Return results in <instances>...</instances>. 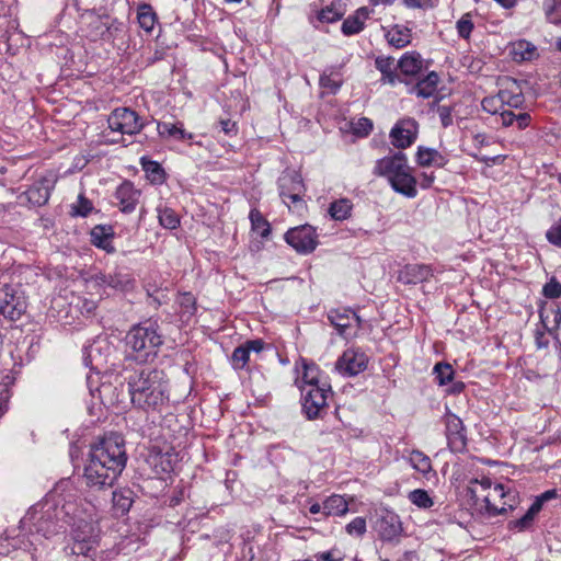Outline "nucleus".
Returning <instances> with one entry per match:
<instances>
[{
    "label": "nucleus",
    "mask_w": 561,
    "mask_h": 561,
    "mask_svg": "<svg viewBox=\"0 0 561 561\" xmlns=\"http://www.w3.org/2000/svg\"><path fill=\"white\" fill-rule=\"evenodd\" d=\"M422 67L421 56L415 51L405 53L398 61V68L404 76H416Z\"/></svg>",
    "instance_id": "30"
},
{
    "label": "nucleus",
    "mask_w": 561,
    "mask_h": 561,
    "mask_svg": "<svg viewBox=\"0 0 561 561\" xmlns=\"http://www.w3.org/2000/svg\"><path fill=\"white\" fill-rule=\"evenodd\" d=\"M409 461L411 466L424 477H427L428 473L433 472L430 457L421 450H413L410 454Z\"/></svg>",
    "instance_id": "44"
},
{
    "label": "nucleus",
    "mask_w": 561,
    "mask_h": 561,
    "mask_svg": "<svg viewBox=\"0 0 561 561\" xmlns=\"http://www.w3.org/2000/svg\"><path fill=\"white\" fill-rule=\"evenodd\" d=\"M111 353V345L104 337H98L83 350V363L91 369L99 370L107 362Z\"/></svg>",
    "instance_id": "15"
},
{
    "label": "nucleus",
    "mask_w": 561,
    "mask_h": 561,
    "mask_svg": "<svg viewBox=\"0 0 561 561\" xmlns=\"http://www.w3.org/2000/svg\"><path fill=\"white\" fill-rule=\"evenodd\" d=\"M305 193V190H300V186H296V190L291 192L290 195H286V201L288 204H286L291 211L300 213L302 209H305L306 204L302 199V195Z\"/></svg>",
    "instance_id": "52"
},
{
    "label": "nucleus",
    "mask_w": 561,
    "mask_h": 561,
    "mask_svg": "<svg viewBox=\"0 0 561 561\" xmlns=\"http://www.w3.org/2000/svg\"><path fill=\"white\" fill-rule=\"evenodd\" d=\"M93 25L96 30L94 37H100L102 39H106V38L111 37V27L102 19H100V18L95 19V21L93 22Z\"/></svg>",
    "instance_id": "59"
},
{
    "label": "nucleus",
    "mask_w": 561,
    "mask_h": 561,
    "mask_svg": "<svg viewBox=\"0 0 561 561\" xmlns=\"http://www.w3.org/2000/svg\"><path fill=\"white\" fill-rule=\"evenodd\" d=\"M437 114L439 116L440 124L444 128H447L453 125V107L447 105H438Z\"/></svg>",
    "instance_id": "58"
},
{
    "label": "nucleus",
    "mask_w": 561,
    "mask_h": 561,
    "mask_svg": "<svg viewBox=\"0 0 561 561\" xmlns=\"http://www.w3.org/2000/svg\"><path fill=\"white\" fill-rule=\"evenodd\" d=\"M252 230L257 232L263 239L271 234V225L256 208H252L249 214Z\"/></svg>",
    "instance_id": "42"
},
{
    "label": "nucleus",
    "mask_w": 561,
    "mask_h": 561,
    "mask_svg": "<svg viewBox=\"0 0 561 561\" xmlns=\"http://www.w3.org/2000/svg\"><path fill=\"white\" fill-rule=\"evenodd\" d=\"M366 519L364 517H355L352 522H350L345 530L350 536L362 537L366 533Z\"/></svg>",
    "instance_id": "55"
},
{
    "label": "nucleus",
    "mask_w": 561,
    "mask_h": 561,
    "mask_svg": "<svg viewBox=\"0 0 561 561\" xmlns=\"http://www.w3.org/2000/svg\"><path fill=\"white\" fill-rule=\"evenodd\" d=\"M433 276V271L426 264H407L399 271L398 280L407 285H415L428 280Z\"/></svg>",
    "instance_id": "21"
},
{
    "label": "nucleus",
    "mask_w": 561,
    "mask_h": 561,
    "mask_svg": "<svg viewBox=\"0 0 561 561\" xmlns=\"http://www.w3.org/2000/svg\"><path fill=\"white\" fill-rule=\"evenodd\" d=\"M176 304L180 307V317L183 321L188 322L195 314L196 298L192 293H182L176 299Z\"/></svg>",
    "instance_id": "38"
},
{
    "label": "nucleus",
    "mask_w": 561,
    "mask_h": 561,
    "mask_svg": "<svg viewBox=\"0 0 561 561\" xmlns=\"http://www.w3.org/2000/svg\"><path fill=\"white\" fill-rule=\"evenodd\" d=\"M108 128L121 135H136L145 124L141 117L129 107H117L107 117Z\"/></svg>",
    "instance_id": "10"
},
{
    "label": "nucleus",
    "mask_w": 561,
    "mask_h": 561,
    "mask_svg": "<svg viewBox=\"0 0 561 561\" xmlns=\"http://www.w3.org/2000/svg\"><path fill=\"white\" fill-rule=\"evenodd\" d=\"M100 280L103 285L123 293L131 291L135 287V278L131 274L123 271L102 274Z\"/></svg>",
    "instance_id": "24"
},
{
    "label": "nucleus",
    "mask_w": 561,
    "mask_h": 561,
    "mask_svg": "<svg viewBox=\"0 0 561 561\" xmlns=\"http://www.w3.org/2000/svg\"><path fill=\"white\" fill-rule=\"evenodd\" d=\"M296 186H300V190H305V185L302 179L297 173H286L283 174L278 180V191L282 201L285 204H288L286 201V195H290Z\"/></svg>",
    "instance_id": "31"
},
{
    "label": "nucleus",
    "mask_w": 561,
    "mask_h": 561,
    "mask_svg": "<svg viewBox=\"0 0 561 561\" xmlns=\"http://www.w3.org/2000/svg\"><path fill=\"white\" fill-rule=\"evenodd\" d=\"M158 134L161 137H172L179 140L192 139L193 135L183 129L182 124L180 126L172 123H158Z\"/></svg>",
    "instance_id": "40"
},
{
    "label": "nucleus",
    "mask_w": 561,
    "mask_h": 561,
    "mask_svg": "<svg viewBox=\"0 0 561 561\" xmlns=\"http://www.w3.org/2000/svg\"><path fill=\"white\" fill-rule=\"evenodd\" d=\"M220 126H221V130L228 135V136H232V135H237L238 133V127H237V124L230 119H221L219 122Z\"/></svg>",
    "instance_id": "64"
},
{
    "label": "nucleus",
    "mask_w": 561,
    "mask_h": 561,
    "mask_svg": "<svg viewBox=\"0 0 561 561\" xmlns=\"http://www.w3.org/2000/svg\"><path fill=\"white\" fill-rule=\"evenodd\" d=\"M301 391V405L307 419L321 417L325 411L328 396L332 392L331 386L323 381L321 385L299 386Z\"/></svg>",
    "instance_id": "9"
},
{
    "label": "nucleus",
    "mask_w": 561,
    "mask_h": 561,
    "mask_svg": "<svg viewBox=\"0 0 561 561\" xmlns=\"http://www.w3.org/2000/svg\"><path fill=\"white\" fill-rule=\"evenodd\" d=\"M474 25L470 13L463 14L456 23L458 35L461 38L468 39Z\"/></svg>",
    "instance_id": "54"
},
{
    "label": "nucleus",
    "mask_w": 561,
    "mask_h": 561,
    "mask_svg": "<svg viewBox=\"0 0 561 561\" xmlns=\"http://www.w3.org/2000/svg\"><path fill=\"white\" fill-rule=\"evenodd\" d=\"M348 512V503L339 494H333L323 501L324 516H343Z\"/></svg>",
    "instance_id": "32"
},
{
    "label": "nucleus",
    "mask_w": 561,
    "mask_h": 561,
    "mask_svg": "<svg viewBox=\"0 0 561 561\" xmlns=\"http://www.w3.org/2000/svg\"><path fill=\"white\" fill-rule=\"evenodd\" d=\"M113 237L114 230L112 226L98 225L91 230L92 244L107 253L115 252V248L112 243Z\"/></svg>",
    "instance_id": "25"
},
{
    "label": "nucleus",
    "mask_w": 561,
    "mask_h": 561,
    "mask_svg": "<svg viewBox=\"0 0 561 561\" xmlns=\"http://www.w3.org/2000/svg\"><path fill=\"white\" fill-rule=\"evenodd\" d=\"M446 437L451 451L461 453L466 449L467 438L463 424L455 414L446 416Z\"/></svg>",
    "instance_id": "18"
},
{
    "label": "nucleus",
    "mask_w": 561,
    "mask_h": 561,
    "mask_svg": "<svg viewBox=\"0 0 561 561\" xmlns=\"http://www.w3.org/2000/svg\"><path fill=\"white\" fill-rule=\"evenodd\" d=\"M375 66L382 75V83L394 85L398 81H401L396 72L394 59L392 57H377Z\"/></svg>",
    "instance_id": "28"
},
{
    "label": "nucleus",
    "mask_w": 561,
    "mask_h": 561,
    "mask_svg": "<svg viewBox=\"0 0 561 561\" xmlns=\"http://www.w3.org/2000/svg\"><path fill=\"white\" fill-rule=\"evenodd\" d=\"M392 190L408 198H414L417 195V180L412 174L411 168H407V170L402 171L400 174H397L393 179L389 181Z\"/></svg>",
    "instance_id": "22"
},
{
    "label": "nucleus",
    "mask_w": 561,
    "mask_h": 561,
    "mask_svg": "<svg viewBox=\"0 0 561 561\" xmlns=\"http://www.w3.org/2000/svg\"><path fill=\"white\" fill-rule=\"evenodd\" d=\"M511 55L516 61L533 60L537 56V47L526 39H520L513 43Z\"/></svg>",
    "instance_id": "35"
},
{
    "label": "nucleus",
    "mask_w": 561,
    "mask_h": 561,
    "mask_svg": "<svg viewBox=\"0 0 561 561\" xmlns=\"http://www.w3.org/2000/svg\"><path fill=\"white\" fill-rule=\"evenodd\" d=\"M285 241L298 253H311L318 245L316 229L310 225L290 228L285 233Z\"/></svg>",
    "instance_id": "11"
},
{
    "label": "nucleus",
    "mask_w": 561,
    "mask_h": 561,
    "mask_svg": "<svg viewBox=\"0 0 561 561\" xmlns=\"http://www.w3.org/2000/svg\"><path fill=\"white\" fill-rule=\"evenodd\" d=\"M540 512L539 503H533L528 511L520 517L515 520L510 522L508 526L511 529L517 531H524L528 529L535 519V516Z\"/></svg>",
    "instance_id": "41"
},
{
    "label": "nucleus",
    "mask_w": 561,
    "mask_h": 561,
    "mask_svg": "<svg viewBox=\"0 0 561 561\" xmlns=\"http://www.w3.org/2000/svg\"><path fill=\"white\" fill-rule=\"evenodd\" d=\"M481 106L483 111L495 116V122L503 127L516 125L517 129L523 130L529 126L531 121L530 115L526 112L515 113L512 110H504V101H502L500 91L494 95L485 96Z\"/></svg>",
    "instance_id": "7"
},
{
    "label": "nucleus",
    "mask_w": 561,
    "mask_h": 561,
    "mask_svg": "<svg viewBox=\"0 0 561 561\" xmlns=\"http://www.w3.org/2000/svg\"><path fill=\"white\" fill-rule=\"evenodd\" d=\"M113 505L117 513L126 514L133 505V492L129 489H124L113 492Z\"/></svg>",
    "instance_id": "43"
},
{
    "label": "nucleus",
    "mask_w": 561,
    "mask_h": 561,
    "mask_svg": "<svg viewBox=\"0 0 561 561\" xmlns=\"http://www.w3.org/2000/svg\"><path fill=\"white\" fill-rule=\"evenodd\" d=\"M328 320L336 329L337 333L345 339L355 334L351 331L354 322H356L357 328L360 327V318L348 308L330 310Z\"/></svg>",
    "instance_id": "16"
},
{
    "label": "nucleus",
    "mask_w": 561,
    "mask_h": 561,
    "mask_svg": "<svg viewBox=\"0 0 561 561\" xmlns=\"http://www.w3.org/2000/svg\"><path fill=\"white\" fill-rule=\"evenodd\" d=\"M542 294L549 299L559 298L561 296V284L556 278H551L543 286Z\"/></svg>",
    "instance_id": "57"
},
{
    "label": "nucleus",
    "mask_w": 561,
    "mask_h": 561,
    "mask_svg": "<svg viewBox=\"0 0 561 561\" xmlns=\"http://www.w3.org/2000/svg\"><path fill=\"white\" fill-rule=\"evenodd\" d=\"M502 101H504V110H518L523 106L525 100L522 93H514L510 90H500Z\"/></svg>",
    "instance_id": "51"
},
{
    "label": "nucleus",
    "mask_w": 561,
    "mask_h": 561,
    "mask_svg": "<svg viewBox=\"0 0 561 561\" xmlns=\"http://www.w3.org/2000/svg\"><path fill=\"white\" fill-rule=\"evenodd\" d=\"M546 238L551 244L561 248V217L547 230Z\"/></svg>",
    "instance_id": "56"
},
{
    "label": "nucleus",
    "mask_w": 561,
    "mask_h": 561,
    "mask_svg": "<svg viewBox=\"0 0 561 561\" xmlns=\"http://www.w3.org/2000/svg\"><path fill=\"white\" fill-rule=\"evenodd\" d=\"M447 159L436 149L420 146L416 151V162L421 167H438L443 168L447 163Z\"/></svg>",
    "instance_id": "26"
},
{
    "label": "nucleus",
    "mask_w": 561,
    "mask_h": 561,
    "mask_svg": "<svg viewBox=\"0 0 561 561\" xmlns=\"http://www.w3.org/2000/svg\"><path fill=\"white\" fill-rule=\"evenodd\" d=\"M67 516H77V502L58 500L55 495L33 505L20 522L22 530L32 536L50 538L65 528Z\"/></svg>",
    "instance_id": "2"
},
{
    "label": "nucleus",
    "mask_w": 561,
    "mask_h": 561,
    "mask_svg": "<svg viewBox=\"0 0 561 561\" xmlns=\"http://www.w3.org/2000/svg\"><path fill=\"white\" fill-rule=\"evenodd\" d=\"M468 492L479 512L488 517L505 514L517 503V492L488 477L470 480Z\"/></svg>",
    "instance_id": "4"
},
{
    "label": "nucleus",
    "mask_w": 561,
    "mask_h": 561,
    "mask_svg": "<svg viewBox=\"0 0 561 561\" xmlns=\"http://www.w3.org/2000/svg\"><path fill=\"white\" fill-rule=\"evenodd\" d=\"M374 10L367 7L358 8L353 14L348 15L342 23L341 31L345 36L358 34L364 30L365 22L370 18Z\"/></svg>",
    "instance_id": "23"
},
{
    "label": "nucleus",
    "mask_w": 561,
    "mask_h": 561,
    "mask_svg": "<svg viewBox=\"0 0 561 561\" xmlns=\"http://www.w3.org/2000/svg\"><path fill=\"white\" fill-rule=\"evenodd\" d=\"M71 525L72 543L65 548L68 561H98L99 535L91 519L83 516L77 504V516H67L65 525Z\"/></svg>",
    "instance_id": "5"
},
{
    "label": "nucleus",
    "mask_w": 561,
    "mask_h": 561,
    "mask_svg": "<svg viewBox=\"0 0 561 561\" xmlns=\"http://www.w3.org/2000/svg\"><path fill=\"white\" fill-rule=\"evenodd\" d=\"M314 558L317 561H342L343 554L337 549H331L329 551L318 552Z\"/></svg>",
    "instance_id": "60"
},
{
    "label": "nucleus",
    "mask_w": 561,
    "mask_h": 561,
    "mask_svg": "<svg viewBox=\"0 0 561 561\" xmlns=\"http://www.w3.org/2000/svg\"><path fill=\"white\" fill-rule=\"evenodd\" d=\"M243 344L249 348L250 353L254 352L256 354L261 353L265 347V343L261 339L249 340Z\"/></svg>",
    "instance_id": "63"
},
{
    "label": "nucleus",
    "mask_w": 561,
    "mask_h": 561,
    "mask_svg": "<svg viewBox=\"0 0 561 561\" xmlns=\"http://www.w3.org/2000/svg\"><path fill=\"white\" fill-rule=\"evenodd\" d=\"M368 360L360 348L350 347L337 358L335 368L340 374L352 377L366 370Z\"/></svg>",
    "instance_id": "12"
},
{
    "label": "nucleus",
    "mask_w": 561,
    "mask_h": 561,
    "mask_svg": "<svg viewBox=\"0 0 561 561\" xmlns=\"http://www.w3.org/2000/svg\"><path fill=\"white\" fill-rule=\"evenodd\" d=\"M54 184L49 179L42 178L18 196L19 204L41 207L48 202Z\"/></svg>",
    "instance_id": "13"
},
{
    "label": "nucleus",
    "mask_w": 561,
    "mask_h": 561,
    "mask_svg": "<svg viewBox=\"0 0 561 561\" xmlns=\"http://www.w3.org/2000/svg\"><path fill=\"white\" fill-rule=\"evenodd\" d=\"M140 194V191L135 187L133 182L124 181L115 192L119 209L125 214L133 213L139 202Z\"/></svg>",
    "instance_id": "20"
},
{
    "label": "nucleus",
    "mask_w": 561,
    "mask_h": 561,
    "mask_svg": "<svg viewBox=\"0 0 561 561\" xmlns=\"http://www.w3.org/2000/svg\"><path fill=\"white\" fill-rule=\"evenodd\" d=\"M354 130L358 135L367 136L373 130V122L367 117H362L356 123Z\"/></svg>",
    "instance_id": "61"
},
{
    "label": "nucleus",
    "mask_w": 561,
    "mask_h": 561,
    "mask_svg": "<svg viewBox=\"0 0 561 561\" xmlns=\"http://www.w3.org/2000/svg\"><path fill=\"white\" fill-rule=\"evenodd\" d=\"M126 381L136 408L156 411L169 401V379L162 369H136L126 377Z\"/></svg>",
    "instance_id": "3"
},
{
    "label": "nucleus",
    "mask_w": 561,
    "mask_h": 561,
    "mask_svg": "<svg viewBox=\"0 0 561 561\" xmlns=\"http://www.w3.org/2000/svg\"><path fill=\"white\" fill-rule=\"evenodd\" d=\"M163 345V336L156 321L147 320L133 325L125 336L126 358L137 363L153 360L160 347Z\"/></svg>",
    "instance_id": "6"
},
{
    "label": "nucleus",
    "mask_w": 561,
    "mask_h": 561,
    "mask_svg": "<svg viewBox=\"0 0 561 561\" xmlns=\"http://www.w3.org/2000/svg\"><path fill=\"white\" fill-rule=\"evenodd\" d=\"M352 210V201L344 197L332 202L329 206L328 213L333 220L343 221L351 217Z\"/></svg>",
    "instance_id": "37"
},
{
    "label": "nucleus",
    "mask_w": 561,
    "mask_h": 561,
    "mask_svg": "<svg viewBox=\"0 0 561 561\" xmlns=\"http://www.w3.org/2000/svg\"><path fill=\"white\" fill-rule=\"evenodd\" d=\"M93 210V204L90 199H88L84 194H79L76 203L71 205V216L77 217H87Z\"/></svg>",
    "instance_id": "50"
},
{
    "label": "nucleus",
    "mask_w": 561,
    "mask_h": 561,
    "mask_svg": "<svg viewBox=\"0 0 561 561\" xmlns=\"http://www.w3.org/2000/svg\"><path fill=\"white\" fill-rule=\"evenodd\" d=\"M27 301L20 285L3 284L0 287V317L18 321L26 311Z\"/></svg>",
    "instance_id": "8"
},
{
    "label": "nucleus",
    "mask_w": 561,
    "mask_h": 561,
    "mask_svg": "<svg viewBox=\"0 0 561 561\" xmlns=\"http://www.w3.org/2000/svg\"><path fill=\"white\" fill-rule=\"evenodd\" d=\"M159 224L165 229H176L180 225V218L176 213L169 207H158Z\"/></svg>",
    "instance_id": "46"
},
{
    "label": "nucleus",
    "mask_w": 561,
    "mask_h": 561,
    "mask_svg": "<svg viewBox=\"0 0 561 561\" xmlns=\"http://www.w3.org/2000/svg\"><path fill=\"white\" fill-rule=\"evenodd\" d=\"M433 375L439 386H447L454 380L455 370L448 363H436L433 368Z\"/></svg>",
    "instance_id": "45"
},
{
    "label": "nucleus",
    "mask_w": 561,
    "mask_h": 561,
    "mask_svg": "<svg viewBox=\"0 0 561 561\" xmlns=\"http://www.w3.org/2000/svg\"><path fill=\"white\" fill-rule=\"evenodd\" d=\"M542 10L549 23L561 24V0H543Z\"/></svg>",
    "instance_id": "47"
},
{
    "label": "nucleus",
    "mask_w": 561,
    "mask_h": 561,
    "mask_svg": "<svg viewBox=\"0 0 561 561\" xmlns=\"http://www.w3.org/2000/svg\"><path fill=\"white\" fill-rule=\"evenodd\" d=\"M407 168H409L407 156L399 151L393 156L383 157L377 160L374 168V174L383 176L389 182L397 174H400L402 171L407 170Z\"/></svg>",
    "instance_id": "17"
},
{
    "label": "nucleus",
    "mask_w": 561,
    "mask_h": 561,
    "mask_svg": "<svg viewBox=\"0 0 561 561\" xmlns=\"http://www.w3.org/2000/svg\"><path fill=\"white\" fill-rule=\"evenodd\" d=\"M419 124L414 118L408 117L398 121L390 131L391 144L399 149L410 147L417 137Z\"/></svg>",
    "instance_id": "14"
},
{
    "label": "nucleus",
    "mask_w": 561,
    "mask_h": 561,
    "mask_svg": "<svg viewBox=\"0 0 561 561\" xmlns=\"http://www.w3.org/2000/svg\"><path fill=\"white\" fill-rule=\"evenodd\" d=\"M126 462L124 438L116 433L105 435L91 446L83 474L87 485L95 489L112 486Z\"/></svg>",
    "instance_id": "1"
},
{
    "label": "nucleus",
    "mask_w": 561,
    "mask_h": 561,
    "mask_svg": "<svg viewBox=\"0 0 561 561\" xmlns=\"http://www.w3.org/2000/svg\"><path fill=\"white\" fill-rule=\"evenodd\" d=\"M343 83L342 75L339 67H331L322 72L319 79L321 88L336 93Z\"/></svg>",
    "instance_id": "36"
},
{
    "label": "nucleus",
    "mask_w": 561,
    "mask_h": 561,
    "mask_svg": "<svg viewBox=\"0 0 561 561\" xmlns=\"http://www.w3.org/2000/svg\"><path fill=\"white\" fill-rule=\"evenodd\" d=\"M439 82V76L435 71H431L424 78L417 81L413 91L417 96L427 99L435 94Z\"/></svg>",
    "instance_id": "29"
},
{
    "label": "nucleus",
    "mask_w": 561,
    "mask_h": 561,
    "mask_svg": "<svg viewBox=\"0 0 561 561\" xmlns=\"http://www.w3.org/2000/svg\"><path fill=\"white\" fill-rule=\"evenodd\" d=\"M250 354L249 348H247L244 344L236 347L231 355V365L233 369H244L250 360Z\"/></svg>",
    "instance_id": "48"
},
{
    "label": "nucleus",
    "mask_w": 561,
    "mask_h": 561,
    "mask_svg": "<svg viewBox=\"0 0 561 561\" xmlns=\"http://www.w3.org/2000/svg\"><path fill=\"white\" fill-rule=\"evenodd\" d=\"M319 375V368L316 365H305L301 386L321 385L323 381L320 380Z\"/></svg>",
    "instance_id": "53"
},
{
    "label": "nucleus",
    "mask_w": 561,
    "mask_h": 561,
    "mask_svg": "<svg viewBox=\"0 0 561 561\" xmlns=\"http://www.w3.org/2000/svg\"><path fill=\"white\" fill-rule=\"evenodd\" d=\"M403 3L410 9H427L433 7L432 0H403Z\"/></svg>",
    "instance_id": "62"
},
{
    "label": "nucleus",
    "mask_w": 561,
    "mask_h": 561,
    "mask_svg": "<svg viewBox=\"0 0 561 561\" xmlns=\"http://www.w3.org/2000/svg\"><path fill=\"white\" fill-rule=\"evenodd\" d=\"M411 30L403 25L392 26L386 34L388 43L396 48H403L411 43Z\"/></svg>",
    "instance_id": "33"
},
{
    "label": "nucleus",
    "mask_w": 561,
    "mask_h": 561,
    "mask_svg": "<svg viewBox=\"0 0 561 561\" xmlns=\"http://www.w3.org/2000/svg\"><path fill=\"white\" fill-rule=\"evenodd\" d=\"M379 537L383 541H393L398 539L402 533L400 517L393 512H386L376 524Z\"/></svg>",
    "instance_id": "19"
},
{
    "label": "nucleus",
    "mask_w": 561,
    "mask_h": 561,
    "mask_svg": "<svg viewBox=\"0 0 561 561\" xmlns=\"http://www.w3.org/2000/svg\"><path fill=\"white\" fill-rule=\"evenodd\" d=\"M408 499L412 504L420 508H431L434 505L433 499L428 492L423 489H416L409 493Z\"/></svg>",
    "instance_id": "49"
},
{
    "label": "nucleus",
    "mask_w": 561,
    "mask_h": 561,
    "mask_svg": "<svg viewBox=\"0 0 561 561\" xmlns=\"http://www.w3.org/2000/svg\"><path fill=\"white\" fill-rule=\"evenodd\" d=\"M345 9L341 2H332L317 13V20L321 23H334L343 18Z\"/></svg>",
    "instance_id": "39"
},
{
    "label": "nucleus",
    "mask_w": 561,
    "mask_h": 561,
    "mask_svg": "<svg viewBox=\"0 0 561 561\" xmlns=\"http://www.w3.org/2000/svg\"><path fill=\"white\" fill-rule=\"evenodd\" d=\"M137 20L139 26L147 33H151L158 22L157 13L149 3H140L137 7Z\"/></svg>",
    "instance_id": "34"
},
{
    "label": "nucleus",
    "mask_w": 561,
    "mask_h": 561,
    "mask_svg": "<svg viewBox=\"0 0 561 561\" xmlns=\"http://www.w3.org/2000/svg\"><path fill=\"white\" fill-rule=\"evenodd\" d=\"M140 165L146 174L147 180L154 185H160L165 182L167 174L162 165L149 159L148 157L140 158Z\"/></svg>",
    "instance_id": "27"
}]
</instances>
